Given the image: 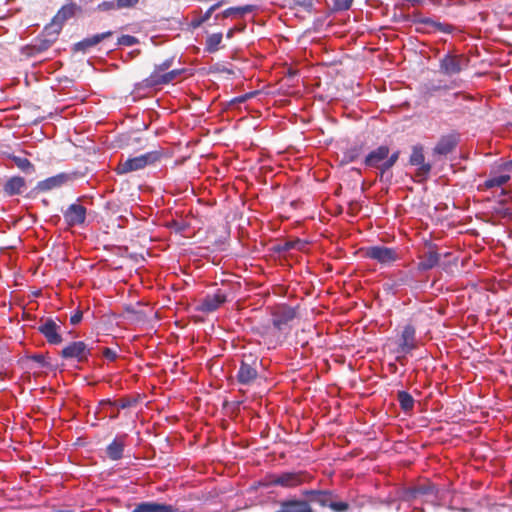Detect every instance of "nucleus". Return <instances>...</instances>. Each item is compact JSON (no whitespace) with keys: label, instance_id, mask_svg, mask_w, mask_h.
<instances>
[{"label":"nucleus","instance_id":"1","mask_svg":"<svg viewBox=\"0 0 512 512\" xmlns=\"http://www.w3.org/2000/svg\"><path fill=\"white\" fill-rule=\"evenodd\" d=\"M163 157L161 150H154L145 154L128 158L125 161H121L117 166L118 174H126L134 171H138L151 166L159 162Z\"/></svg>","mask_w":512,"mask_h":512},{"label":"nucleus","instance_id":"2","mask_svg":"<svg viewBox=\"0 0 512 512\" xmlns=\"http://www.w3.org/2000/svg\"><path fill=\"white\" fill-rule=\"evenodd\" d=\"M470 59L463 54L447 53L439 60V71L445 76L461 73L469 65Z\"/></svg>","mask_w":512,"mask_h":512},{"label":"nucleus","instance_id":"3","mask_svg":"<svg viewBox=\"0 0 512 512\" xmlns=\"http://www.w3.org/2000/svg\"><path fill=\"white\" fill-rule=\"evenodd\" d=\"M417 348V340H416V329L412 324H406L403 326L398 348L396 352L399 354L396 357V360L402 362V359L406 354L411 353L413 350Z\"/></svg>","mask_w":512,"mask_h":512},{"label":"nucleus","instance_id":"4","mask_svg":"<svg viewBox=\"0 0 512 512\" xmlns=\"http://www.w3.org/2000/svg\"><path fill=\"white\" fill-rule=\"evenodd\" d=\"M92 348L83 341H74L65 346L60 356L64 359H74L79 363H85L91 356Z\"/></svg>","mask_w":512,"mask_h":512},{"label":"nucleus","instance_id":"5","mask_svg":"<svg viewBox=\"0 0 512 512\" xmlns=\"http://www.w3.org/2000/svg\"><path fill=\"white\" fill-rule=\"evenodd\" d=\"M365 257L375 260L381 265H390L399 259L395 249L385 246H371L364 250Z\"/></svg>","mask_w":512,"mask_h":512},{"label":"nucleus","instance_id":"6","mask_svg":"<svg viewBox=\"0 0 512 512\" xmlns=\"http://www.w3.org/2000/svg\"><path fill=\"white\" fill-rule=\"evenodd\" d=\"M80 174L78 172H70V173H59L55 176L49 177L43 181H40L37 184V189L39 191H49L55 188L62 187L70 182H73L76 180Z\"/></svg>","mask_w":512,"mask_h":512},{"label":"nucleus","instance_id":"7","mask_svg":"<svg viewBox=\"0 0 512 512\" xmlns=\"http://www.w3.org/2000/svg\"><path fill=\"white\" fill-rule=\"evenodd\" d=\"M39 332L46 338L47 342L52 345L62 343L61 324L52 318H47L41 322L38 327Z\"/></svg>","mask_w":512,"mask_h":512},{"label":"nucleus","instance_id":"8","mask_svg":"<svg viewBox=\"0 0 512 512\" xmlns=\"http://www.w3.org/2000/svg\"><path fill=\"white\" fill-rule=\"evenodd\" d=\"M415 24L419 27L418 31L425 33L442 32L445 34H451L454 32L455 27L448 23H441L429 17H419L415 20Z\"/></svg>","mask_w":512,"mask_h":512},{"label":"nucleus","instance_id":"9","mask_svg":"<svg viewBox=\"0 0 512 512\" xmlns=\"http://www.w3.org/2000/svg\"><path fill=\"white\" fill-rule=\"evenodd\" d=\"M181 73L182 70L174 69L169 72H164L161 75L151 74L141 82L140 86L143 88H153L160 85H166L173 82Z\"/></svg>","mask_w":512,"mask_h":512},{"label":"nucleus","instance_id":"10","mask_svg":"<svg viewBox=\"0 0 512 512\" xmlns=\"http://www.w3.org/2000/svg\"><path fill=\"white\" fill-rule=\"evenodd\" d=\"M295 316L296 311L294 308L286 305L278 306L272 314L273 326L278 330H282Z\"/></svg>","mask_w":512,"mask_h":512},{"label":"nucleus","instance_id":"11","mask_svg":"<svg viewBox=\"0 0 512 512\" xmlns=\"http://www.w3.org/2000/svg\"><path fill=\"white\" fill-rule=\"evenodd\" d=\"M64 219L70 227L81 225L86 219V208L81 204L73 203L64 212Z\"/></svg>","mask_w":512,"mask_h":512},{"label":"nucleus","instance_id":"12","mask_svg":"<svg viewBox=\"0 0 512 512\" xmlns=\"http://www.w3.org/2000/svg\"><path fill=\"white\" fill-rule=\"evenodd\" d=\"M304 474L299 472H284L272 477L271 483L282 487H296L303 483Z\"/></svg>","mask_w":512,"mask_h":512},{"label":"nucleus","instance_id":"13","mask_svg":"<svg viewBox=\"0 0 512 512\" xmlns=\"http://www.w3.org/2000/svg\"><path fill=\"white\" fill-rule=\"evenodd\" d=\"M131 512H180L179 509L171 504L155 501H144L135 504Z\"/></svg>","mask_w":512,"mask_h":512},{"label":"nucleus","instance_id":"14","mask_svg":"<svg viewBox=\"0 0 512 512\" xmlns=\"http://www.w3.org/2000/svg\"><path fill=\"white\" fill-rule=\"evenodd\" d=\"M424 160L423 148L421 146H414L410 156V163L411 165L419 166L417 175L421 177H426L431 171V165L425 163Z\"/></svg>","mask_w":512,"mask_h":512},{"label":"nucleus","instance_id":"15","mask_svg":"<svg viewBox=\"0 0 512 512\" xmlns=\"http://www.w3.org/2000/svg\"><path fill=\"white\" fill-rule=\"evenodd\" d=\"M458 144V136L449 134L442 136L433 149L434 154L447 155L451 153Z\"/></svg>","mask_w":512,"mask_h":512},{"label":"nucleus","instance_id":"16","mask_svg":"<svg viewBox=\"0 0 512 512\" xmlns=\"http://www.w3.org/2000/svg\"><path fill=\"white\" fill-rule=\"evenodd\" d=\"M258 376V372L256 367L251 364H248L246 361H241L238 373L237 380L242 385H250L253 383Z\"/></svg>","mask_w":512,"mask_h":512},{"label":"nucleus","instance_id":"17","mask_svg":"<svg viewBox=\"0 0 512 512\" xmlns=\"http://www.w3.org/2000/svg\"><path fill=\"white\" fill-rule=\"evenodd\" d=\"M388 155L389 148L387 146H380L366 156L365 165L368 167L379 168L381 170V164L385 161Z\"/></svg>","mask_w":512,"mask_h":512},{"label":"nucleus","instance_id":"18","mask_svg":"<svg viewBox=\"0 0 512 512\" xmlns=\"http://www.w3.org/2000/svg\"><path fill=\"white\" fill-rule=\"evenodd\" d=\"M226 301V296L217 292L213 295H207L200 304V311L210 313L217 310Z\"/></svg>","mask_w":512,"mask_h":512},{"label":"nucleus","instance_id":"19","mask_svg":"<svg viewBox=\"0 0 512 512\" xmlns=\"http://www.w3.org/2000/svg\"><path fill=\"white\" fill-rule=\"evenodd\" d=\"M127 435L117 436L107 447L106 454L109 459L116 461L123 457Z\"/></svg>","mask_w":512,"mask_h":512},{"label":"nucleus","instance_id":"20","mask_svg":"<svg viewBox=\"0 0 512 512\" xmlns=\"http://www.w3.org/2000/svg\"><path fill=\"white\" fill-rule=\"evenodd\" d=\"M26 187L23 177L14 176L9 178L3 186L4 192L9 196L21 194Z\"/></svg>","mask_w":512,"mask_h":512},{"label":"nucleus","instance_id":"21","mask_svg":"<svg viewBox=\"0 0 512 512\" xmlns=\"http://www.w3.org/2000/svg\"><path fill=\"white\" fill-rule=\"evenodd\" d=\"M113 32L107 31L104 33L93 35L92 37L85 38L84 40L78 42L75 47L77 50L85 51L90 47H93L103 41L106 38L112 36Z\"/></svg>","mask_w":512,"mask_h":512},{"label":"nucleus","instance_id":"22","mask_svg":"<svg viewBox=\"0 0 512 512\" xmlns=\"http://www.w3.org/2000/svg\"><path fill=\"white\" fill-rule=\"evenodd\" d=\"M440 260V255L436 251H428L422 257L418 263V269L421 271H427L434 268Z\"/></svg>","mask_w":512,"mask_h":512},{"label":"nucleus","instance_id":"23","mask_svg":"<svg viewBox=\"0 0 512 512\" xmlns=\"http://www.w3.org/2000/svg\"><path fill=\"white\" fill-rule=\"evenodd\" d=\"M256 6L254 5H245L240 7H230L222 12L223 18L228 17H243L247 13H251L255 10Z\"/></svg>","mask_w":512,"mask_h":512},{"label":"nucleus","instance_id":"24","mask_svg":"<svg viewBox=\"0 0 512 512\" xmlns=\"http://www.w3.org/2000/svg\"><path fill=\"white\" fill-rule=\"evenodd\" d=\"M221 5V3H216L214 5H212L203 15H200L198 17H194L191 22L189 23V27L192 29V30H195L197 28H199L203 23H205L206 21H208L212 15V13L217 9L219 8Z\"/></svg>","mask_w":512,"mask_h":512},{"label":"nucleus","instance_id":"25","mask_svg":"<svg viewBox=\"0 0 512 512\" xmlns=\"http://www.w3.org/2000/svg\"><path fill=\"white\" fill-rule=\"evenodd\" d=\"M222 39L223 35L220 32L209 35L205 41V51L209 53L218 51L220 49Z\"/></svg>","mask_w":512,"mask_h":512},{"label":"nucleus","instance_id":"26","mask_svg":"<svg viewBox=\"0 0 512 512\" xmlns=\"http://www.w3.org/2000/svg\"><path fill=\"white\" fill-rule=\"evenodd\" d=\"M75 12V6L74 5H67L62 7L57 15L54 17L53 25H59V27L62 25L64 21L69 19L74 15Z\"/></svg>","mask_w":512,"mask_h":512},{"label":"nucleus","instance_id":"27","mask_svg":"<svg viewBox=\"0 0 512 512\" xmlns=\"http://www.w3.org/2000/svg\"><path fill=\"white\" fill-rule=\"evenodd\" d=\"M397 400L400 404V407L405 412L410 411L414 407V399L413 397L406 391H399L397 394Z\"/></svg>","mask_w":512,"mask_h":512},{"label":"nucleus","instance_id":"28","mask_svg":"<svg viewBox=\"0 0 512 512\" xmlns=\"http://www.w3.org/2000/svg\"><path fill=\"white\" fill-rule=\"evenodd\" d=\"M321 501H322V503L324 505L329 506L331 509H333V510H335L337 512H343V511H346L348 509V504L346 502H343V501H332L330 495L327 494V493H323L322 494Z\"/></svg>","mask_w":512,"mask_h":512},{"label":"nucleus","instance_id":"29","mask_svg":"<svg viewBox=\"0 0 512 512\" xmlns=\"http://www.w3.org/2000/svg\"><path fill=\"white\" fill-rule=\"evenodd\" d=\"M509 180H510L509 174H502V175L488 178L484 182L483 185L486 189H492L494 187H501V186L505 185Z\"/></svg>","mask_w":512,"mask_h":512},{"label":"nucleus","instance_id":"30","mask_svg":"<svg viewBox=\"0 0 512 512\" xmlns=\"http://www.w3.org/2000/svg\"><path fill=\"white\" fill-rule=\"evenodd\" d=\"M11 160L20 170L25 173H33L35 171L34 165L27 158L13 155L11 156Z\"/></svg>","mask_w":512,"mask_h":512},{"label":"nucleus","instance_id":"31","mask_svg":"<svg viewBox=\"0 0 512 512\" xmlns=\"http://www.w3.org/2000/svg\"><path fill=\"white\" fill-rule=\"evenodd\" d=\"M52 43H53L52 39L38 38L33 43V47L31 49H33L36 52L42 53V52L46 51L47 49H49L51 47Z\"/></svg>","mask_w":512,"mask_h":512},{"label":"nucleus","instance_id":"32","mask_svg":"<svg viewBox=\"0 0 512 512\" xmlns=\"http://www.w3.org/2000/svg\"><path fill=\"white\" fill-rule=\"evenodd\" d=\"M398 158L399 152H394L391 156L388 155L385 161L381 164V174L389 170L396 163Z\"/></svg>","mask_w":512,"mask_h":512},{"label":"nucleus","instance_id":"33","mask_svg":"<svg viewBox=\"0 0 512 512\" xmlns=\"http://www.w3.org/2000/svg\"><path fill=\"white\" fill-rule=\"evenodd\" d=\"M333 6L332 9L334 11H345L350 9L354 0H332Z\"/></svg>","mask_w":512,"mask_h":512},{"label":"nucleus","instance_id":"34","mask_svg":"<svg viewBox=\"0 0 512 512\" xmlns=\"http://www.w3.org/2000/svg\"><path fill=\"white\" fill-rule=\"evenodd\" d=\"M97 10L102 11V12H110V11L119 10V9H118V6H116V0H111V1H104V2L100 3L97 6Z\"/></svg>","mask_w":512,"mask_h":512},{"label":"nucleus","instance_id":"35","mask_svg":"<svg viewBox=\"0 0 512 512\" xmlns=\"http://www.w3.org/2000/svg\"><path fill=\"white\" fill-rule=\"evenodd\" d=\"M138 42H139V40L136 37L131 36V35H122L121 37L118 38V45H122V46L130 47V46L136 45Z\"/></svg>","mask_w":512,"mask_h":512},{"label":"nucleus","instance_id":"36","mask_svg":"<svg viewBox=\"0 0 512 512\" xmlns=\"http://www.w3.org/2000/svg\"><path fill=\"white\" fill-rule=\"evenodd\" d=\"M173 64V59H167L161 64L155 65L154 70L151 74H158L161 75L165 71H167Z\"/></svg>","mask_w":512,"mask_h":512},{"label":"nucleus","instance_id":"37","mask_svg":"<svg viewBox=\"0 0 512 512\" xmlns=\"http://www.w3.org/2000/svg\"><path fill=\"white\" fill-rule=\"evenodd\" d=\"M139 0H116V6L119 10L131 9L138 4Z\"/></svg>","mask_w":512,"mask_h":512},{"label":"nucleus","instance_id":"38","mask_svg":"<svg viewBox=\"0 0 512 512\" xmlns=\"http://www.w3.org/2000/svg\"><path fill=\"white\" fill-rule=\"evenodd\" d=\"M102 354L109 361H115L118 358L117 352L108 347L103 348Z\"/></svg>","mask_w":512,"mask_h":512},{"label":"nucleus","instance_id":"39","mask_svg":"<svg viewBox=\"0 0 512 512\" xmlns=\"http://www.w3.org/2000/svg\"><path fill=\"white\" fill-rule=\"evenodd\" d=\"M101 405H117L120 409H125L129 406V402L127 401H120L119 403L112 402L111 400H102Z\"/></svg>","mask_w":512,"mask_h":512},{"label":"nucleus","instance_id":"40","mask_svg":"<svg viewBox=\"0 0 512 512\" xmlns=\"http://www.w3.org/2000/svg\"><path fill=\"white\" fill-rule=\"evenodd\" d=\"M244 29H245V25L233 27L228 30V32L226 34V38L231 39L237 31L242 32V31H244Z\"/></svg>","mask_w":512,"mask_h":512},{"label":"nucleus","instance_id":"41","mask_svg":"<svg viewBox=\"0 0 512 512\" xmlns=\"http://www.w3.org/2000/svg\"><path fill=\"white\" fill-rule=\"evenodd\" d=\"M499 169H500L501 171H504V172L512 173V160H509V161L503 162V163L499 166Z\"/></svg>","mask_w":512,"mask_h":512},{"label":"nucleus","instance_id":"42","mask_svg":"<svg viewBox=\"0 0 512 512\" xmlns=\"http://www.w3.org/2000/svg\"><path fill=\"white\" fill-rule=\"evenodd\" d=\"M32 47H33V44L25 46V47L23 48V50H22V51H23V53H24L25 55L29 56V57H33V56H35V55H37V54H39V53H40V52H36V51H34L33 49H29V48H32Z\"/></svg>","mask_w":512,"mask_h":512},{"label":"nucleus","instance_id":"43","mask_svg":"<svg viewBox=\"0 0 512 512\" xmlns=\"http://www.w3.org/2000/svg\"><path fill=\"white\" fill-rule=\"evenodd\" d=\"M82 320V312L77 311L75 314H73L70 318V322L73 325L78 324Z\"/></svg>","mask_w":512,"mask_h":512},{"label":"nucleus","instance_id":"44","mask_svg":"<svg viewBox=\"0 0 512 512\" xmlns=\"http://www.w3.org/2000/svg\"><path fill=\"white\" fill-rule=\"evenodd\" d=\"M250 96H251V94H246L244 96L237 97L233 100V102L242 103V102L246 101Z\"/></svg>","mask_w":512,"mask_h":512},{"label":"nucleus","instance_id":"45","mask_svg":"<svg viewBox=\"0 0 512 512\" xmlns=\"http://www.w3.org/2000/svg\"><path fill=\"white\" fill-rule=\"evenodd\" d=\"M35 360L40 362V363H43L44 362V357L42 355H37V356H35Z\"/></svg>","mask_w":512,"mask_h":512},{"label":"nucleus","instance_id":"46","mask_svg":"<svg viewBox=\"0 0 512 512\" xmlns=\"http://www.w3.org/2000/svg\"><path fill=\"white\" fill-rule=\"evenodd\" d=\"M60 512H73L71 510H64V511H60Z\"/></svg>","mask_w":512,"mask_h":512}]
</instances>
